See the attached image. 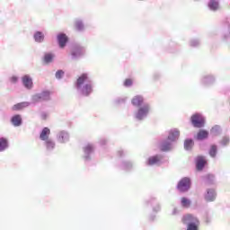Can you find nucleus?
<instances>
[{"mask_svg": "<svg viewBox=\"0 0 230 230\" xmlns=\"http://www.w3.org/2000/svg\"><path fill=\"white\" fill-rule=\"evenodd\" d=\"M190 121L195 128H202L206 125V119L203 114L195 113L191 116Z\"/></svg>", "mask_w": 230, "mask_h": 230, "instance_id": "6", "label": "nucleus"}, {"mask_svg": "<svg viewBox=\"0 0 230 230\" xmlns=\"http://www.w3.org/2000/svg\"><path fill=\"white\" fill-rule=\"evenodd\" d=\"M149 220H150L151 222H154V220H155V215L150 216V217H149Z\"/></svg>", "mask_w": 230, "mask_h": 230, "instance_id": "45", "label": "nucleus"}, {"mask_svg": "<svg viewBox=\"0 0 230 230\" xmlns=\"http://www.w3.org/2000/svg\"><path fill=\"white\" fill-rule=\"evenodd\" d=\"M208 154H209L210 157H212L213 159H215V157H217V154H218V147L217 146V145H212L210 146Z\"/></svg>", "mask_w": 230, "mask_h": 230, "instance_id": "31", "label": "nucleus"}, {"mask_svg": "<svg viewBox=\"0 0 230 230\" xmlns=\"http://www.w3.org/2000/svg\"><path fill=\"white\" fill-rule=\"evenodd\" d=\"M44 39H46V36H44V32H42L40 31L34 32L33 40L38 44H42V42H44Z\"/></svg>", "mask_w": 230, "mask_h": 230, "instance_id": "24", "label": "nucleus"}, {"mask_svg": "<svg viewBox=\"0 0 230 230\" xmlns=\"http://www.w3.org/2000/svg\"><path fill=\"white\" fill-rule=\"evenodd\" d=\"M115 105H123V103L127 102V97H119L114 100Z\"/></svg>", "mask_w": 230, "mask_h": 230, "instance_id": "35", "label": "nucleus"}, {"mask_svg": "<svg viewBox=\"0 0 230 230\" xmlns=\"http://www.w3.org/2000/svg\"><path fill=\"white\" fill-rule=\"evenodd\" d=\"M48 116H49V113L48 111H41L40 112L41 119H48Z\"/></svg>", "mask_w": 230, "mask_h": 230, "instance_id": "41", "label": "nucleus"}, {"mask_svg": "<svg viewBox=\"0 0 230 230\" xmlns=\"http://www.w3.org/2000/svg\"><path fill=\"white\" fill-rule=\"evenodd\" d=\"M210 134L213 137L220 136L222 134V128L220 126H218V125L214 126L210 129Z\"/></svg>", "mask_w": 230, "mask_h": 230, "instance_id": "28", "label": "nucleus"}, {"mask_svg": "<svg viewBox=\"0 0 230 230\" xmlns=\"http://www.w3.org/2000/svg\"><path fill=\"white\" fill-rule=\"evenodd\" d=\"M181 131L178 128H173L168 131L167 139L172 143H177V141H179Z\"/></svg>", "mask_w": 230, "mask_h": 230, "instance_id": "13", "label": "nucleus"}, {"mask_svg": "<svg viewBox=\"0 0 230 230\" xmlns=\"http://www.w3.org/2000/svg\"><path fill=\"white\" fill-rule=\"evenodd\" d=\"M131 104L133 107H138L133 113V118L136 121H145V119L150 116L152 105L148 102H145V97H143V95H135L131 99Z\"/></svg>", "mask_w": 230, "mask_h": 230, "instance_id": "1", "label": "nucleus"}, {"mask_svg": "<svg viewBox=\"0 0 230 230\" xmlns=\"http://www.w3.org/2000/svg\"><path fill=\"white\" fill-rule=\"evenodd\" d=\"M22 84L27 91L33 89V78L31 77L30 75H24L22 77Z\"/></svg>", "mask_w": 230, "mask_h": 230, "instance_id": "14", "label": "nucleus"}, {"mask_svg": "<svg viewBox=\"0 0 230 230\" xmlns=\"http://www.w3.org/2000/svg\"><path fill=\"white\" fill-rule=\"evenodd\" d=\"M229 143L230 137L228 136L223 137L222 139L219 141V144H221L222 146H227Z\"/></svg>", "mask_w": 230, "mask_h": 230, "instance_id": "36", "label": "nucleus"}, {"mask_svg": "<svg viewBox=\"0 0 230 230\" xmlns=\"http://www.w3.org/2000/svg\"><path fill=\"white\" fill-rule=\"evenodd\" d=\"M74 87L79 96L87 97L91 96L92 93H94V82L87 73H84L77 77Z\"/></svg>", "mask_w": 230, "mask_h": 230, "instance_id": "2", "label": "nucleus"}, {"mask_svg": "<svg viewBox=\"0 0 230 230\" xmlns=\"http://www.w3.org/2000/svg\"><path fill=\"white\" fill-rule=\"evenodd\" d=\"M8 139L4 137H0V152H4V150H8Z\"/></svg>", "mask_w": 230, "mask_h": 230, "instance_id": "29", "label": "nucleus"}, {"mask_svg": "<svg viewBox=\"0 0 230 230\" xmlns=\"http://www.w3.org/2000/svg\"><path fill=\"white\" fill-rule=\"evenodd\" d=\"M49 100H51V92L48 90L36 93L31 97L32 105H37V103H41V102H49Z\"/></svg>", "mask_w": 230, "mask_h": 230, "instance_id": "3", "label": "nucleus"}, {"mask_svg": "<svg viewBox=\"0 0 230 230\" xmlns=\"http://www.w3.org/2000/svg\"><path fill=\"white\" fill-rule=\"evenodd\" d=\"M49 136H51V129H49V128H43L40 133V139L43 142L48 141V139H51Z\"/></svg>", "mask_w": 230, "mask_h": 230, "instance_id": "19", "label": "nucleus"}, {"mask_svg": "<svg viewBox=\"0 0 230 230\" xmlns=\"http://www.w3.org/2000/svg\"><path fill=\"white\" fill-rule=\"evenodd\" d=\"M9 82H11V84H17V82H19V77H17V75H13L9 78Z\"/></svg>", "mask_w": 230, "mask_h": 230, "instance_id": "39", "label": "nucleus"}, {"mask_svg": "<svg viewBox=\"0 0 230 230\" xmlns=\"http://www.w3.org/2000/svg\"><path fill=\"white\" fill-rule=\"evenodd\" d=\"M191 188V180L188 177L182 178L177 185V190L181 191V193H186Z\"/></svg>", "mask_w": 230, "mask_h": 230, "instance_id": "9", "label": "nucleus"}, {"mask_svg": "<svg viewBox=\"0 0 230 230\" xmlns=\"http://www.w3.org/2000/svg\"><path fill=\"white\" fill-rule=\"evenodd\" d=\"M189 44L191 48H199V46H200V40L192 39L190 40Z\"/></svg>", "mask_w": 230, "mask_h": 230, "instance_id": "34", "label": "nucleus"}, {"mask_svg": "<svg viewBox=\"0 0 230 230\" xmlns=\"http://www.w3.org/2000/svg\"><path fill=\"white\" fill-rule=\"evenodd\" d=\"M43 145L47 152H53V150H55L57 146V143L55 142V140H53V138H49L48 140H45L43 142Z\"/></svg>", "mask_w": 230, "mask_h": 230, "instance_id": "18", "label": "nucleus"}, {"mask_svg": "<svg viewBox=\"0 0 230 230\" xmlns=\"http://www.w3.org/2000/svg\"><path fill=\"white\" fill-rule=\"evenodd\" d=\"M84 161H91V157L93 156V154H94V145L87 144L84 147Z\"/></svg>", "mask_w": 230, "mask_h": 230, "instance_id": "15", "label": "nucleus"}, {"mask_svg": "<svg viewBox=\"0 0 230 230\" xmlns=\"http://www.w3.org/2000/svg\"><path fill=\"white\" fill-rule=\"evenodd\" d=\"M208 7L211 12H218L220 10V2L218 0H209Z\"/></svg>", "mask_w": 230, "mask_h": 230, "instance_id": "20", "label": "nucleus"}, {"mask_svg": "<svg viewBox=\"0 0 230 230\" xmlns=\"http://www.w3.org/2000/svg\"><path fill=\"white\" fill-rule=\"evenodd\" d=\"M215 82H217V77H215L213 74H205L199 78V84L200 85H203V87H209L210 85H213Z\"/></svg>", "mask_w": 230, "mask_h": 230, "instance_id": "7", "label": "nucleus"}, {"mask_svg": "<svg viewBox=\"0 0 230 230\" xmlns=\"http://www.w3.org/2000/svg\"><path fill=\"white\" fill-rule=\"evenodd\" d=\"M13 127H21L22 125V117L21 115H14L11 119Z\"/></svg>", "mask_w": 230, "mask_h": 230, "instance_id": "26", "label": "nucleus"}, {"mask_svg": "<svg viewBox=\"0 0 230 230\" xmlns=\"http://www.w3.org/2000/svg\"><path fill=\"white\" fill-rule=\"evenodd\" d=\"M181 221L182 224L187 226V230H198L197 226H199V218H197V217L187 214L183 216Z\"/></svg>", "mask_w": 230, "mask_h": 230, "instance_id": "4", "label": "nucleus"}, {"mask_svg": "<svg viewBox=\"0 0 230 230\" xmlns=\"http://www.w3.org/2000/svg\"><path fill=\"white\" fill-rule=\"evenodd\" d=\"M31 105V102H22L13 106V111H22V109H26V107H30Z\"/></svg>", "mask_w": 230, "mask_h": 230, "instance_id": "25", "label": "nucleus"}, {"mask_svg": "<svg viewBox=\"0 0 230 230\" xmlns=\"http://www.w3.org/2000/svg\"><path fill=\"white\" fill-rule=\"evenodd\" d=\"M164 156H163V155H152L147 158L146 164V166H159L164 163Z\"/></svg>", "mask_w": 230, "mask_h": 230, "instance_id": "8", "label": "nucleus"}, {"mask_svg": "<svg viewBox=\"0 0 230 230\" xmlns=\"http://www.w3.org/2000/svg\"><path fill=\"white\" fill-rule=\"evenodd\" d=\"M45 64H51L55 60V54L51 52L45 53L43 57Z\"/></svg>", "mask_w": 230, "mask_h": 230, "instance_id": "27", "label": "nucleus"}, {"mask_svg": "<svg viewBox=\"0 0 230 230\" xmlns=\"http://www.w3.org/2000/svg\"><path fill=\"white\" fill-rule=\"evenodd\" d=\"M132 79H126L124 82V86L125 87H132Z\"/></svg>", "mask_w": 230, "mask_h": 230, "instance_id": "40", "label": "nucleus"}, {"mask_svg": "<svg viewBox=\"0 0 230 230\" xmlns=\"http://www.w3.org/2000/svg\"><path fill=\"white\" fill-rule=\"evenodd\" d=\"M127 155V153L123 150H119L118 151L119 157H124V155Z\"/></svg>", "mask_w": 230, "mask_h": 230, "instance_id": "43", "label": "nucleus"}, {"mask_svg": "<svg viewBox=\"0 0 230 230\" xmlns=\"http://www.w3.org/2000/svg\"><path fill=\"white\" fill-rule=\"evenodd\" d=\"M193 139L191 138H188L184 141V148L186 150H191V148H193Z\"/></svg>", "mask_w": 230, "mask_h": 230, "instance_id": "32", "label": "nucleus"}, {"mask_svg": "<svg viewBox=\"0 0 230 230\" xmlns=\"http://www.w3.org/2000/svg\"><path fill=\"white\" fill-rule=\"evenodd\" d=\"M71 60H80L85 57V47L82 45H75L70 50Z\"/></svg>", "mask_w": 230, "mask_h": 230, "instance_id": "5", "label": "nucleus"}, {"mask_svg": "<svg viewBox=\"0 0 230 230\" xmlns=\"http://www.w3.org/2000/svg\"><path fill=\"white\" fill-rule=\"evenodd\" d=\"M172 215L175 217V215H179V209L177 208H174L172 211Z\"/></svg>", "mask_w": 230, "mask_h": 230, "instance_id": "44", "label": "nucleus"}, {"mask_svg": "<svg viewBox=\"0 0 230 230\" xmlns=\"http://www.w3.org/2000/svg\"><path fill=\"white\" fill-rule=\"evenodd\" d=\"M204 166H206V157L198 156L196 158V169L200 172L204 170Z\"/></svg>", "mask_w": 230, "mask_h": 230, "instance_id": "22", "label": "nucleus"}, {"mask_svg": "<svg viewBox=\"0 0 230 230\" xmlns=\"http://www.w3.org/2000/svg\"><path fill=\"white\" fill-rule=\"evenodd\" d=\"M56 139L60 145H66L69 143L71 135L66 130H60L57 133Z\"/></svg>", "mask_w": 230, "mask_h": 230, "instance_id": "10", "label": "nucleus"}, {"mask_svg": "<svg viewBox=\"0 0 230 230\" xmlns=\"http://www.w3.org/2000/svg\"><path fill=\"white\" fill-rule=\"evenodd\" d=\"M74 26L76 31H85V24L84 23V20L80 18L75 20Z\"/></svg>", "mask_w": 230, "mask_h": 230, "instance_id": "23", "label": "nucleus"}, {"mask_svg": "<svg viewBox=\"0 0 230 230\" xmlns=\"http://www.w3.org/2000/svg\"><path fill=\"white\" fill-rule=\"evenodd\" d=\"M193 1L197 2V1H200V0H193Z\"/></svg>", "mask_w": 230, "mask_h": 230, "instance_id": "47", "label": "nucleus"}, {"mask_svg": "<svg viewBox=\"0 0 230 230\" xmlns=\"http://www.w3.org/2000/svg\"><path fill=\"white\" fill-rule=\"evenodd\" d=\"M146 206H152L153 213H159L161 211V204L157 202L155 197H151L146 200Z\"/></svg>", "mask_w": 230, "mask_h": 230, "instance_id": "12", "label": "nucleus"}, {"mask_svg": "<svg viewBox=\"0 0 230 230\" xmlns=\"http://www.w3.org/2000/svg\"><path fill=\"white\" fill-rule=\"evenodd\" d=\"M210 222H211V218H209V217H206V223L209 224Z\"/></svg>", "mask_w": 230, "mask_h": 230, "instance_id": "46", "label": "nucleus"}, {"mask_svg": "<svg viewBox=\"0 0 230 230\" xmlns=\"http://www.w3.org/2000/svg\"><path fill=\"white\" fill-rule=\"evenodd\" d=\"M119 168L120 170H123L124 172H130L132 168H134V163L131 161H122L121 164L119 165Z\"/></svg>", "mask_w": 230, "mask_h": 230, "instance_id": "21", "label": "nucleus"}, {"mask_svg": "<svg viewBox=\"0 0 230 230\" xmlns=\"http://www.w3.org/2000/svg\"><path fill=\"white\" fill-rule=\"evenodd\" d=\"M181 204L182 208H190L191 206V200L188 198H181Z\"/></svg>", "mask_w": 230, "mask_h": 230, "instance_id": "33", "label": "nucleus"}, {"mask_svg": "<svg viewBox=\"0 0 230 230\" xmlns=\"http://www.w3.org/2000/svg\"><path fill=\"white\" fill-rule=\"evenodd\" d=\"M99 144L101 145V146H103L107 145V140H106V138H101V139L99 140Z\"/></svg>", "mask_w": 230, "mask_h": 230, "instance_id": "42", "label": "nucleus"}, {"mask_svg": "<svg viewBox=\"0 0 230 230\" xmlns=\"http://www.w3.org/2000/svg\"><path fill=\"white\" fill-rule=\"evenodd\" d=\"M206 181H207V182H208V184H212V182H215V175L208 174L206 176Z\"/></svg>", "mask_w": 230, "mask_h": 230, "instance_id": "37", "label": "nucleus"}, {"mask_svg": "<svg viewBox=\"0 0 230 230\" xmlns=\"http://www.w3.org/2000/svg\"><path fill=\"white\" fill-rule=\"evenodd\" d=\"M158 148L162 152H170V151L173 150V142H172L168 138L162 139V140H160V142L158 144Z\"/></svg>", "mask_w": 230, "mask_h": 230, "instance_id": "11", "label": "nucleus"}, {"mask_svg": "<svg viewBox=\"0 0 230 230\" xmlns=\"http://www.w3.org/2000/svg\"><path fill=\"white\" fill-rule=\"evenodd\" d=\"M63 76H64V72H63V70H58V71L56 72V78H57L58 80H60L61 78H63Z\"/></svg>", "mask_w": 230, "mask_h": 230, "instance_id": "38", "label": "nucleus"}, {"mask_svg": "<svg viewBox=\"0 0 230 230\" xmlns=\"http://www.w3.org/2000/svg\"><path fill=\"white\" fill-rule=\"evenodd\" d=\"M57 40H58V44L59 48L61 49H64V48H66L69 39L67 38V35H66V33L60 32L57 36Z\"/></svg>", "mask_w": 230, "mask_h": 230, "instance_id": "16", "label": "nucleus"}, {"mask_svg": "<svg viewBox=\"0 0 230 230\" xmlns=\"http://www.w3.org/2000/svg\"><path fill=\"white\" fill-rule=\"evenodd\" d=\"M204 199L207 202H214L217 199V191H215V189H208L205 192Z\"/></svg>", "mask_w": 230, "mask_h": 230, "instance_id": "17", "label": "nucleus"}, {"mask_svg": "<svg viewBox=\"0 0 230 230\" xmlns=\"http://www.w3.org/2000/svg\"><path fill=\"white\" fill-rule=\"evenodd\" d=\"M208 136H209V132H208L207 130L201 129L198 133L197 139H199V141H202L203 139H207Z\"/></svg>", "mask_w": 230, "mask_h": 230, "instance_id": "30", "label": "nucleus"}]
</instances>
